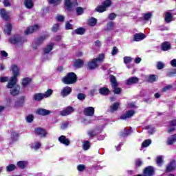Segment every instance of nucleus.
I'll use <instances>...</instances> for the list:
<instances>
[{
  "label": "nucleus",
  "mask_w": 176,
  "mask_h": 176,
  "mask_svg": "<svg viewBox=\"0 0 176 176\" xmlns=\"http://www.w3.org/2000/svg\"><path fill=\"white\" fill-rule=\"evenodd\" d=\"M105 58L104 54H100L97 58H93L87 63V67L88 71H94L98 68V63H102Z\"/></svg>",
  "instance_id": "f257e3e1"
},
{
  "label": "nucleus",
  "mask_w": 176,
  "mask_h": 176,
  "mask_svg": "<svg viewBox=\"0 0 176 176\" xmlns=\"http://www.w3.org/2000/svg\"><path fill=\"white\" fill-rule=\"evenodd\" d=\"M12 72L13 73V76L11 77L10 81L7 85L8 89H13L16 83H17V77L19 76V67L16 65L12 66Z\"/></svg>",
  "instance_id": "f03ea898"
},
{
  "label": "nucleus",
  "mask_w": 176,
  "mask_h": 176,
  "mask_svg": "<svg viewBox=\"0 0 176 176\" xmlns=\"http://www.w3.org/2000/svg\"><path fill=\"white\" fill-rule=\"evenodd\" d=\"M62 82L65 85H74L78 82V76L74 72L67 73V75L62 78Z\"/></svg>",
  "instance_id": "7ed1b4c3"
},
{
  "label": "nucleus",
  "mask_w": 176,
  "mask_h": 176,
  "mask_svg": "<svg viewBox=\"0 0 176 176\" xmlns=\"http://www.w3.org/2000/svg\"><path fill=\"white\" fill-rule=\"evenodd\" d=\"M110 82L111 83V87L114 94H120L122 93V89L118 87L119 84L118 80H116V77L113 75H110Z\"/></svg>",
  "instance_id": "20e7f679"
},
{
  "label": "nucleus",
  "mask_w": 176,
  "mask_h": 176,
  "mask_svg": "<svg viewBox=\"0 0 176 176\" xmlns=\"http://www.w3.org/2000/svg\"><path fill=\"white\" fill-rule=\"evenodd\" d=\"M45 39H46V35L41 36L34 40V42L32 43V47L34 50L38 49V46H41L43 42H45Z\"/></svg>",
  "instance_id": "39448f33"
},
{
  "label": "nucleus",
  "mask_w": 176,
  "mask_h": 176,
  "mask_svg": "<svg viewBox=\"0 0 176 176\" xmlns=\"http://www.w3.org/2000/svg\"><path fill=\"white\" fill-rule=\"evenodd\" d=\"M65 6L68 12H72L74 6H78V1L74 0L72 2L71 0H65Z\"/></svg>",
  "instance_id": "423d86ee"
},
{
  "label": "nucleus",
  "mask_w": 176,
  "mask_h": 176,
  "mask_svg": "<svg viewBox=\"0 0 176 176\" xmlns=\"http://www.w3.org/2000/svg\"><path fill=\"white\" fill-rule=\"evenodd\" d=\"M27 42V40L24 39V37L21 36H17L16 37L10 38L9 39V43L12 45H16V43H24Z\"/></svg>",
  "instance_id": "0eeeda50"
},
{
  "label": "nucleus",
  "mask_w": 176,
  "mask_h": 176,
  "mask_svg": "<svg viewBox=\"0 0 176 176\" xmlns=\"http://www.w3.org/2000/svg\"><path fill=\"white\" fill-rule=\"evenodd\" d=\"M38 30H39V25L38 24L28 26L25 31V35H30L31 34H34V32H36Z\"/></svg>",
  "instance_id": "6e6552de"
},
{
  "label": "nucleus",
  "mask_w": 176,
  "mask_h": 176,
  "mask_svg": "<svg viewBox=\"0 0 176 176\" xmlns=\"http://www.w3.org/2000/svg\"><path fill=\"white\" fill-rule=\"evenodd\" d=\"M34 134L38 135L41 138H45V137L47 135V132L46 131V129L43 128L37 127L34 129Z\"/></svg>",
  "instance_id": "1a4fd4ad"
},
{
  "label": "nucleus",
  "mask_w": 176,
  "mask_h": 176,
  "mask_svg": "<svg viewBox=\"0 0 176 176\" xmlns=\"http://www.w3.org/2000/svg\"><path fill=\"white\" fill-rule=\"evenodd\" d=\"M153 174H155L153 167L148 166L144 170L143 175H138L137 176H152Z\"/></svg>",
  "instance_id": "9d476101"
},
{
  "label": "nucleus",
  "mask_w": 176,
  "mask_h": 176,
  "mask_svg": "<svg viewBox=\"0 0 176 176\" xmlns=\"http://www.w3.org/2000/svg\"><path fill=\"white\" fill-rule=\"evenodd\" d=\"M73 112H75V109L71 106H68L60 111V115L61 116H68V115H71Z\"/></svg>",
  "instance_id": "9b49d317"
},
{
  "label": "nucleus",
  "mask_w": 176,
  "mask_h": 176,
  "mask_svg": "<svg viewBox=\"0 0 176 176\" xmlns=\"http://www.w3.org/2000/svg\"><path fill=\"white\" fill-rule=\"evenodd\" d=\"M94 107H86L83 110V114L85 116H94Z\"/></svg>",
  "instance_id": "f8f14e48"
},
{
  "label": "nucleus",
  "mask_w": 176,
  "mask_h": 176,
  "mask_svg": "<svg viewBox=\"0 0 176 176\" xmlns=\"http://www.w3.org/2000/svg\"><path fill=\"white\" fill-rule=\"evenodd\" d=\"M133 117V109L129 110L126 111V113H122L120 119L121 120H127V119H130V118Z\"/></svg>",
  "instance_id": "ddd939ff"
},
{
  "label": "nucleus",
  "mask_w": 176,
  "mask_h": 176,
  "mask_svg": "<svg viewBox=\"0 0 176 176\" xmlns=\"http://www.w3.org/2000/svg\"><path fill=\"white\" fill-rule=\"evenodd\" d=\"M36 113L41 116H47L52 113V111L46 109L39 108L36 111Z\"/></svg>",
  "instance_id": "4468645a"
},
{
  "label": "nucleus",
  "mask_w": 176,
  "mask_h": 176,
  "mask_svg": "<svg viewBox=\"0 0 176 176\" xmlns=\"http://www.w3.org/2000/svg\"><path fill=\"white\" fill-rule=\"evenodd\" d=\"M24 102H25V96H23L19 98V99L15 102L14 107L20 108L24 107Z\"/></svg>",
  "instance_id": "2eb2a0df"
},
{
  "label": "nucleus",
  "mask_w": 176,
  "mask_h": 176,
  "mask_svg": "<svg viewBox=\"0 0 176 176\" xmlns=\"http://www.w3.org/2000/svg\"><path fill=\"white\" fill-rule=\"evenodd\" d=\"M71 93H72V88L66 86L62 89L60 92V96H62V97H67V96H69Z\"/></svg>",
  "instance_id": "dca6fc26"
},
{
  "label": "nucleus",
  "mask_w": 176,
  "mask_h": 176,
  "mask_svg": "<svg viewBox=\"0 0 176 176\" xmlns=\"http://www.w3.org/2000/svg\"><path fill=\"white\" fill-rule=\"evenodd\" d=\"M0 15L1 19L5 21H9L10 19V16H9V14H8V12H6V10L5 8L0 9Z\"/></svg>",
  "instance_id": "f3484780"
},
{
  "label": "nucleus",
  "mask_w": 176,
  "mask_h": 176,
  "mask_svg": "<svg viewBox=\"0 0 176 176\" xmlns=\"http://www.w3.org/2000/svg\"><path fill=\"white\" fill-rule=\"evenodd\" d=\"M146 38V35L143 33H136L134 34L133 41L135 42H141V41H144Z\"/></svg>",
  "instance_id": "a211bd4d"
},
{
  "label": "nucleus",
  "mask_w": 176,
  "mask_h": 176,
  "mask_svg": "<svg viewBox=\"0 0 176 176\" xmlns=\"http://www.w3.org/2000/svg\"><path fill=\"white\" fill-rule=\"evenodd\" d=\"M20 90H21L20 86L16 85L14 87L11 88V89L10 90V94L13 97H16V96H19V94H20Z\"/></svg>",
  "instance_id": "6ab92c4d"
},
{
  "label": "nucleus",
  "mask_w": 176,
  "mask_h": 176,
  "mask_svg": "<svg viewBox=\"0 0 176 176\" xmlns=\"http://www.w3.org/2000/svg\"><path fill=\"white\" fill-rule=\"evenodd\" d=\"M58 141L60 142V144H63V145H65L66 146H68L69 144H71V142L69 141V138H67L65 135H60L58 138Z\"/></svg>",
  "instance_id": "aec40b11"
},
{
  "label": "nucleus",
  "mask_w": 176,
  "mask_h": 176,
  "mask_svg": "<svg viewBox=\"0 0 176 176\" xmlns=\"http://www.w3.org/2000/svg\"><path fill=\"white\" fill-rule=\"evenodd\" d=\"M19 137H20V134L15 131H12L10 135V140H12V142H10V144H13V142H16V141H18Z\"/></svg>",
  "instance_id": "412c9836"
},
{
  "label": "nucleus",
  "mask_w": 176,
  "mask_h": 176,
  "mask_svg": "<svg viewBox=\"0 0 176 176\" xmlns=\"http://www.w3.org/2000/svg\"><path fill=\"white\" fill-rule=\"evenodd\" d=\"M73 63L74 67H75V68H82L85 64L83 60L80 58L74 60Z\"/></svg>",
  "instance_id": "4be33fe9"
},
{
  "label": "nucleus",
  "mask_w": 176,
  "mask_h": 176,
  "mask_svg": "<svg viewBox=\"0 0 176 176\" xmlns=\"http://www.w3.org/2000/svg\"><path fill=\"white\" fill-rule=\"evenodd\" d=\"M72 33H74L76 35H85L86 33V29L85 28L80 27L74 30Z\"/></svg>",
  "instance_id": "5701e85b"
},
{
  "label": "nucleus",
  "mask_w": 176,
  "mask_h": 176,
  "mask_svg": "<svg viewBox=\"0 0 176 176\" xmlns=\"http://www.w3.org/2000/svg\"><path fill=\"white\" fill-rule=\"evenodd\" d=\"M44 98H45V96L42 93H36V94H34L33 96V100L34 101H37V102L42 101V100H43Z\"/></svg>",
  "instance_id": "b1692460"
},
{
  "label": "nucleus",
  "mask_w": 176,
  "mask_h": 176,
  "mask_svg": "<svg viewBox=\"0 0 176 176\" xmlns=\"http://www.w3.org/2000/svg\"><path fill=\"white\" fill-rule=\"evenodd\" d=\"M131 134V129H124V131L120 133V136L123 137L124 138L126 137H129Z\"/></svg>",
  "instance_id": "393cba45"
},
{
  "label": "nucleus",
  "mask_w": 176,
  "mask_h": 176,
  "mask_svg": "<svg viewBox=\"0 0 176 176\" xmlns=\"http://www.w3.org/2000/svg\"><path fill=\"white\" fill-rule=\"evenodd\" d=\"M12 28L13 25H12L10 23H6V28L4 29V33L7 35H10L12 34Z\"/></svg>",
  "instance_id": "a878e982"
},
{
  "label": "nucleus",
  "mask_w": 176,
  "mask_h": 176,
  "mask_svg": "<svg viewBox=\"0 0 176 176\" xmlns=\"http://www.w3.org/2000/svg\"><path fill=\"white\" fill-rule=\"evenodd\" d=\"M161 49L164 52H167V50H170V49H171V44L170 42L165 41L162 44Z\"/></svg>",
  "instance_id": "bb28decb"
},
{
  "label": "nucleus",
  "mask_w": 176,
  "mask_h": 176,
  "mask_svg": "<svg viewBox=\"0 0 176 176\" xmlns=\"http://www.w3.org/2000/svg\"><path fill=\"white\" fill-rule=\"evenodd\" d=\"M53 46H54V43H51L47 45L46 47L43 48L44 54H49V53L53 50Z\"/></svg>",
  "instance_id": "cd10ccee"
},
{
  "label": "nucleus",
  "mask_w": 176,
  "mask_h": 176,
  "mask_svg": "<svg viewBox=\"0 0 176 176\" xmlns=\"http://www.w3.org/2000/svg\"><path fill=\"white\" fill-rule=\"evenodd\" d=\"M23 5L26 9H32L34 8V1L32 0H25Z\"/></svg>",
  "instance_id": "c85d7f7f"
},
{
  "label": "nucleus",
  "mask_w": 176,
  "mask_h": 176,
  "mask_svg": "<svg viewBox=\"0 0 176 176\" xmlns=\"http://www.w3.org/2000/svg\"><path fill=\"white\" fill-rule=\"evenodd\" d=\"M87 135L89 138H90L91 140H93L94 137H97L98 135V133H97V131L94 129H90L87 132Z\"/></svg>",
  "instance_id": "c756f323"
},
{
  "label": "nucleus",
  "mask_w": 176,
  "mask_h": 176,
  "mask_svg": "<svg viewBox=\"0 0 176 176\" xmlns=\"http://www.w3.org/2000/svg\"><path fill=\"white\" fill-rule=\"evenodd\" d=\"M176 162L175 160H173L166 167V171L170 173V171H173V170H175Z\"/></svg>",
  "instance_id": "7c9ffc66"
},
{
  "label": "nucleus",
  "mask_w": 176,
  "mask_h": 176,
  "mask_svg": "<svg viewBox=\"0 0 176 176\" xmlns=\"http://www.w3.org/2000/svg\"><path fill=\"white\" fill-rule=\"evenodd\" d=\"M120 107V103L119 102H115L113 104L110 106V112L113 113V112H116L118 109H119V107Z\"/></svg>",
  "instance_id": "2f4dec72"
},
{
  "label": "nucleus",
  "mask_w": 176,
  "mask_h": 176,
  "mask_svg": "<svg viewBox=\"0 0 176 176\" xmlns=\"http://www.w3.org/2000/svg\"><path fill=\"white\" fill-rule=\"evenodd\" d=\"M111 91L107 87H101L99 89V93L101 96H108Z\"/></svg>",
  "instance_id": "473e14b6"
},
{
  "label": "nucleus",
  "mask_w": 176,
  "mask_h": 176,
  "mask_svg": "<svg viewBox=\"0 0 176 176\" xmlns=\"http://www.w3.org/2000/svg\"><path fill=\"white\" fill-rule=\"evenodd\" d=\"M31 82H32V78L28 77L23 78L22 80V86H23V87H27Z\"/></svg>",
  "instance_id": "72a5a7b5"
},
{
  "label": "nucleus",
  "mask_w": 176,
  "mask_h": 176,
  "mask_svg": "<svg viewBox=\"0 0 176 176\" xmlns=\"http://www.w3.org/2000/svg\"><path fill=\"white\" fill-rule=\"evenodd\" d=\"M174 142H176V134L172 135L167 140V145H173Z\"/></svg>",
  "instance_id": "f704fd0d"
},
{
  "label": "nucleus",
  "mask_w": 176,
  "mask_h": 176,
  "mask_svg": "<svg viewBox=\"0 0 176 176\" xmlns=\"http://www.w3.org/2000/svg\"><path fill=\"white\" fill-rule=\"evenodd\" d=\"M16 165H14L13 164H10L6 166V170L7 171V173H12V171H14V170H16Z\"/></svg>",
  "instance_id": "c9c22d12"
},
{
  "label": "nucleus",
  "mask_w": 176,
  "mask_h": 176,
  "mask_svg": "<svg viewBox=\"0 0 176 176\" xmlns=\"http://www.w3.org/2000/svg\"><path fill=\"white\" fill-rule=\"evenodd\" d=\"M165 21L166 23H170V21H173V14L170 12H166L165 14Z\"/></svg>",
  "instance_id": "e433bc0d"
},
{
  "label": "nucleus",
  "mask_w": 176,
  "mask_h": 176,
  "mask_svg": "<svg viewBox=\"0 0 176 176\" xmlns=\"http://www.w3.org/2000/svg\"><path fill=\"white\" fill-rule=\"evenodd\" d=\"M113 27H115V23L111 21L109 23H107L105 31H112V30H113Z\"/></svg>",
  "instance_id": "4c0bfd02"
},
{
  "label": "nucleus",
  "mask_w": 176,
  "mask_h": 176,
  "mask_svg": "<svg viewBox=\"0 0 176 176\" xmlns=\"http://www.w3.org/2000/svg\"><path fill=\"white\" fill-rule=\"evenodd\" d=\"M90 146H91V144L89 140L84 141L82 144V149L84 151H89V149H90Z\"/></svg>",
  "instance_id": "58836bf2"
},
{
  "label": "nucleus",
  "mask_w": 176,
  "mask_h": 176,
  "mask_svg": "<svg viewBox=\"0 0 176 176\" xmlns=\"http://www.w3.org/2000/svg\"><path fill=\"white\" fill-rule=\"evenodd\" d=\"M95 10L96 12H98V13H104V12H107V9L103 6L102 4L97 6Z\"/></svg>",
  "instance_id": "ea45409f"
},
{
  "label": "nucleus",
  "mask_w": 176,
  "mask_h": 176,
  "mask_svg": "<svg viewBox=\"0 0 176 176\" xmlns=\"http://www.w3.org/2000/svg\"><path fill=\"white\" fill-rule=\"evenodd\" d=\"M17 166L19 167L21 170H24L25 167L27 166V162L25 161H19L17 162Z\"/></svg>",
  "instance_id": "a19ab883"
},
{
  "label": "nucleus",
  "mask_w": 176,
  "mask_h": 176,
  "mask_svg": "<svg viewBox=\"0 0 176 176\" xmlns=\"http://www.w3.org/2000/svg\"><path fill=\"white\" fill-rule=\"evenodd\" d=\"M102 5H103L104 8L106 9L107 8H109L112 5V1L111 0H105L103 2H102Z\"/></svg>",
  "instance_id": "79ce46f5"
},
{
  "label": "nucleus",
  "mask_w": 176,
  "mask_h": 176,
  "mask_svg": "<svg viewBox=\"0 0 176 176\" xmlns=\"http://www.w3.org/2000/svg\"><path fill=\"white\" fill-rule=\"evenodd\" d=\"M88 24L91 27H94V25H96V24H97V19H96L94 17L91 18L88 21Z\"/></svg>",
  "instance_id": "37998d69"
},
{
  "label": "nucleus",
  "mask_w": 176,
  "mask_h": 176,
  "mask_svg": "<svg viewBox=\"0 0 176 176\" xmlns=\"http://www.w3.org/2000/svg\"><path fill=\"white\" fill-rule=\"evenodd\" d=\"M76 12L78 16H82V14L85 13V8L82 7H77L76 8Z\"/></svg>",
  "instance_id": "c03bdc74"
},
{
  "label": "nucleus",
  "mask_w": 176,
  "mask_h": 176,
  "mask_svg": "<svg viewBox=\"0 0 176 176\" xmlns=\"http://www.w3.org/2000/svg\"><path fill=\"white\" fill-rule=\"evenodd\" d=\"M52 94H53V89H48L45 92V94H43V95L44 96V98H47L48 97H50Z\"/></svg>",
  "instance_id": "a18cd8bd"
},
{
  "label": "nucleus",
  "mask_w": 176,
  "mask_h": 176,
  "mask_svg": "<svg viewBox=\"0 0 176 176\" xmlns=\"http://www.w3.org/2000/svg\"><path fill=\"white\" fill-rule=\"evenodd\" d=\"M150 144H152V140H151V139H148L142 142V148H147V146H148Z\"/></svg>",
  "instance_id": "49530a36"
},
{
  "label": "nucleus",
  "mask_w": 176,
  "mask_h": 176,
  "mask_svg": "<svg viewBox=\"0 0 176 176\" xmlns=\"http://www.w3.org/2000/svg\"><path fill=\"white\" fill-rule=\"evenodd\" d=\"M148 82H150V83H153V82H156V80H157V76L155 75H151L148 79H147Z\"/></svg>",
  "instance_id": "de8ad7c7"
},
{
  "label": "nucleus",
  "mask_w": 176,
  "mask_h": 176,
  "mask_svg": "<svg viewBox=\"0 0 176 176\" xmlns=\"http://www.w3.org/2000/svg\"><path fill=\"white\" fill-rule=\"evenodd\" d=\"M42 146V144L40 142H34V145L32 146L33 149L34 151H38Z\"/></svg>",
  "instance_id": "09e8293b"
},
{
  "label": "nucleus",
  "mask_w": 176,
  "mask_h": 176,
  "mask_svg": "<svg viewBox=\"0 0 176 176\" xmlns=\"http://www.w3.org/2000/svg\"><path fill=\"white\" fill-rule=\"evenodd\" d=\"M60 30V24L55 23L52 25V32H57Z\"/></svg>",
  "instance_id": "8fccbe9b"
},
{
  "label": "nucleus",
  "mask_w": 176,
  "mask_h": 176,
  "mask_svg": "<svg viewBox=\"0 0 176 176\" xmlns=\"http://www.w3.org/2000/svg\"><path fill=\"white\" fill-rule=\"evenodd\" d=\"M50 5H60L61 3V0H48Z\"/></svg>",
  "instance_id": "3c124183"
},
{
  "label": "nucleus",
  "mask_w": 176,
  "mask_h": 176,
  "mask_svg": "<svg viewBox=\"0 0 176 176\" xmlns=\"http://www.w3.org/2000/svg\"><path fill=\"white\" fill-rule=\"evenodd\" d=\"M26 122L28 123H32L34 122V115L30 114L26 117Z\"/></svg>",
  "instance_id": "603ef678"
},
{
  "label": "nucleus",
  "mask_w": 176,
  "mask_h": 176,
  "mask_svg": "<svg viewBox=\"0 0 176 176\" xmlns=\"http://www.w3.org/2000/svg\"><path fill=\"white\" fill-rule=\"evenodd\" d=\"M135 166L137 168L138 167H141V166H142V160H141L140 159H137L135 160Z\"/></svg>",
  "instance_id": "864d4df0"
},
{
  "label": "nucleus",
  "mask_w": 176,
  "mask_h": 176,
  "mask_svg": "<svg viewBox=\"0 0 176 176\" xmlns=\"http://www.w3.org/2000/svg\"><path fill=\"white\" fill-rule=\"evenodd\" d=\"M68 126H69V122L66 121L61 124L60 129H62V130H65L68 129Z\"/></svg>",
  "instance_id": "5fc2aeb1"
},
{
  "label": "nucleus",
  "mask_w": 176,
  "mask_h": 176,
  "mask_svg": "<svg viewBox=\"0 0 176 176\" xmlns=\"http://www.w3.org/2000/svg\"><path fill=\"white\" fill-rule=\"evenodd\" d=\"M77 98L80 101H83L86 98V95L85 94L80 93L77 96Z\"/></svg>",
  "instance_id": "6e6d98bb"
},
{
  "label": "nucleus",
  "mask_w": 176,
  "mask_h": 176,
  "mask_svg": "<svg viewBox=\"0 0 176 176\" xmlns=\"http://www.w3.org/2000/svg\"><path fill=\"white\" fill-rule=\"evenodd\" d=\"M77 170L78 171H85V170H86V166L83 165V164H79L78 166H77Z\"/></svg>",
  "instance_id": "4d7b16f0"
},
{
  "label": "nucleus",
  "mask_w": 176,
  "mask_h": 176,
  "mask_svg": "<svg viewBox=\"0 0 176 176\" xmlns=\"http://www.w3.org/2000/svg\"><path fill=\"white\" fill-rule=\"evenodd\" d=\"M131 57L125 56L124 57V64H130L131 62Z\"/></svg>",
  "instance_id": "13d9d810"
},
{
  "label": "nucleus",
  "mask_w": 176,
  "mask_h": 176,
  "mask_svg": "<svg viewBox=\"0 0 176 176\" xmlns=\"http://www.w3.org/2000/svg\"><path fill=\"white\" fill-rule=\"evenodd\" d=\"M74 28V25L69 23V21H67L65 24L66 30H72Z\"/></svg>",
  "instance_id": "bf43d9fd"
},
{
  "label": "nucleus",
  "mask_w": 176,
  "mask_h": 176,
  "mask_svg": "<svg viewBox=\"0 0 176 176\" xmlns=\"http://www.w3.org/2000/svg\"><path fill=\"white\" fill-rule=\"evenodd\" d=\"M157 164L158 166H162V163H163V157H157V160H156Z\"/></svg>",
  "instance_id": "052dcab7"
},
{
  "label": "nucleus",
  "mask_w": 176,
  "mask_h": 176,
  "mask_svg": "<svg viewBox=\"0 0 176 176\" xmlns=\"http://www.w3.org/2000/svg\"><path fill=\"white\" fill-rule=\"evenodd\" d=\"M157 69H163V68H164V63L162 62H158L157 63Z\"/></svg>",
  "instance_id": "680f3d73"
},
{
  "label": "nucleus",
  "mask_w": 176,
  "mask_h": 176,
  "mask_svg": "<svg viewBox=\"0 0 176 176\" xmlns=\"http://www.w3.org/2000/svg\"><path fill=\"white\" fill-rule=\"evenodd\" d=\"M3 3L5 8H9V7L12 6V4L10 3V1H9V0H4L3 1Z\"/></svg>",
  "instance_id": "e2e57ef3"
},
{
  "label": "nucleus",
  "mask_w": 176,
  "mask_h": 176,
  "mask_svg": "<svg viewBox=\"0 0 176 176\" xmlns=\"http://www.w3.org/2000/svg\"><path fill=\"white\" fill-rule=\"evenodd\" d=\"M116 14L115 12H112L109 14V20H115L116 19Z\"/></svg>",
  "instance_id": "0e129e2a"
},
{
  "label": "nucleus",
  "mask_w": 176,
  "mask_h": 176,
  "mask_svg": "<svg viewBox=\"0 0 176 176\" xmlns=\"http://www.w3.org/2000/svg\"><path fill=\"white\" fill-rule=\"evenodd\" d=\"M171 89H173V85H168L162 89V91H167L168 90H171Z\"/></svg>",
  "instance_id": "69168bd1"
},
{
  "label": "nucleus",
  "mask_w": 176,
  "mask_h": 176,
  "mask_svg": "<svg viewBox=\"0 0 176 176\" xmlns=\"http://www.w3.org/2000/svg\"><path fill=\"white\" fill-rule=\"evenodd\" d=\"M148 133L149 134H153V133H155V127L148 126Z\"/></svg>",
  "instance_id": "338daca9"
},
{
  "label": "nucleus",
  "mask_w": 176,
  "mask_h": 176,
  "mask_svg": "<svg viewBox=\"0 0 176 176\" xmlns=\"http://www.w3.org/2000/svg\"><path fill=\"white\" fill-rule=\"evenodd\" d=\"M151 17H152V14L151 12L144 14V19L145 20H149V19H151Z\"/></svg>",
  "instance_id": "774afa93"
}]
</instances>
